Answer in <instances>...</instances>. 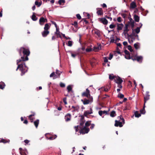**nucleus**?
<instances>
[{
	"instance_id": "nucleus-9",
	"label": "nucleus",
	"mask_w": 155,
	"mask_h": 155,
	"mask_svg": "<svg viewBox=\"0 0 155 155\" xmlns=\"http://www.w3.org/2000/svg\"><path fill=\"white\" fill-rule=\"evenodd\" d=\"M134 21L131 18L130 19V21L127 24L129 25V26H130L131 28L133 29V28L134 26Z\"/></svg>"
},
{
	"instance_id": "nucleus-39",
	"label": "nucleus",
	"mask_w": 155,
	"mask_h": 155,
	"mask_svg": "<svg viewBox=\"0 0 155 155\" xmlns=\"http://www.w3.org/2000/svg\"><path fill=\"white\" fill-rule=\"evenodd\" d=\"M95 59L94 58L91 61L90 64L92 66H93V63L95 62Z\"/></svg>"
},
{
	"instance_id": "nucleus-27",
	"label": "nucleus",
	"mask_w": 155,
	"mask_h": 155,
	"mask_svg": "<svg viewBox=\"0 0 155 155\" xmlns=\"http://www.w3.org/2000/svg\"><path fill=\"white\" fill-rule=\"evenodd\" d=\"M32 19L34 21H35L37 20V18L36 17V16L34 14V13H33V15L31 17Z\"/></svg>"
},
{
	"instance_id": "nucleus-2",
	"label": "nucleus",
	"mask_w": 155,
	"mask_h": 155,
	"mask_svg": "<svg viewBox=\"0 0 155 155\" xmlns=\"http://www.w3.org/2000/svg\"><path fill=\"white\" fill-rule=\"evenodd\" d=\"M52 23L54 25L56 28V32H55L54 36L55 38H64L65 39H70L69 38H67L65 36L64 34L61 33L59 31V28H58V26L56 23L53 21H51Z\"/></svg>"
},
{
	"instance_id": "nucleus-25",
	"label": "nucleus",
	"mask_w": 155,
	"mask_h": 155,
	"mask_svg": "<svg viewBox=\"0 0 155 155\" xmlns=\"http://www.w3.org/2000/svg\"><path fill=\"white\" fill-rule=\"evenodd\" d=\"M137 61L139 62H141L142 60V56H137L136 57Z\"/></svg>"
},
{
	"instance_id": "nucleus-53",
	"label": "nucleus",
	"mask_w": 155,
	"mask_h": 155,
	"mask_svg": "<svg viewBox=\"0 0 155 155\" xmlns=\"http://www.w3.org/2000/svg\"><path fill=\"white\" fill-rule=\"evenodd\" d=\"M66 100H67V99H66V97L64 98L63 100V101L65 104H67Z\"/></svg>"
},
{
	"instance_id": "nucleus-55",
	"label": "nucleus",
	"mask_w": 155,
	"mask_h": 155,
	"mask_svg": "<svg viewBox=\"0 0 155 155\" xmlns=\"http://www.w3.org/2000/svg\"><path fill=\"white\" fill-rule=\"evenodd\" d=\"M113 55L111 54H110V56L108 58L109 60H110L113 58Z\"/></svg>"
},
{
	"instance_id": "nucleus-32",
	"label": "nucleus",
	"mask_w": 155,
	"mask_h": 155,
	"mask_svg": "<svg viewBox=\"0 0 155 155\" xmlns=\"http://www.w3.org/2000/svg\"><path fill=\"white\" fill-rule=\"evenodd\" d=\"M116 113L115 111H112L110 114V116L111 117H114L116 116Z\"/></svg>"
},
{
	"instance_id": "nucleus-61",
	"label": "nucleus",
	"mask_w": 155,
	"mask_h": 155,
	"mask_svg": "<svg viewBox=\"0 0 155 155\" xmlns=\"http://www.w3.org/2000/svg\"><path fill=\"white\" fill-rule=\"evenodd\" d=\"M124 52L126 54H126H129L130 53H129V52L127 51V50H125V51H124Z\"/></svg>"
},
{
	"instance_id": "nucleus-64",
	"label": "nucleus",
	"mask_w": 155,
	"mask_h": 155,
	"mask_svg": "<svg viewBox=\"0 0 155 155\" xmlns=\"http://www.w3.org/2000/svg\"><path fill=\"white\" fill-rule=\"evenodd\" d=\"M127 42L126 41H124L123 42V44L124 46H126L127 45Z\"/></svg>"
},
{
	"instance_id": "nucleus-37",
	"label": "nucleus",
	"mask_w": 155,
	"mask_h": 155,
	"mask_svg": "<svg viewBox=\"0 0 155 155\" xmlns=\"http://www.w3.org/2000/svg\"><path fill=\"white\" fill-rule=\"evenodd\" d=\"M34 115V114H31L29 116V118L31 121V122H32L33 121V118L32 117Z\"/></svg>"
},
{
	"instance_id": "nucleus-36",
	"label": "nucleus",
	"mask_w": 155,
	"mask_h": 155,
	"mask_svg": "<svg viewBox=\"0 0 155 155\" xmlns=\"http://www.w3.org/2000/svg\"><path fill=\"white\" fill-rule=\"evenodd\" d=\"M145 107V104H144L143 109L140 110V112H141V114H144L145 113V109H144Z\"/></svg>"
},
{
	"instance_id": "nucleus-29",
	"label": "nucleus",
	"mask_w": 155,
	"mask_h": 155,
	"mask_svg": "<svg viewBox=\"0 0 155 155\" xmlns=\"http://www.w3.org/2000/svg\"><path fill=\"white\" fill-rule=\"evenodd\" d=\"M46 137L48 139L50 140H53V139H54L55 138H56L57 137V136L56 135H55L54 136H51L49 137H48L46 136Z\"/></svg>"
},
{
	"instance_id": "nucleus-35",
	"label": "nucleus",
	"mask_w": 155,
	"mask_h": 155,
	"mask_svg": "<svg viewBox=\"0 0 155 155\" xmlns=\"http://www.w3.org/2000/svg\"><path fill=\"white\" fill-rule=\"evenodd\" d=\"M115 77L114 76L113 74H110L109 76V78L110 80H113V79H115Z\"/></svg>"
},
{
	"instance_id": "nucleus-45",
	"label": "nucleus",
	"mask_w": 155,
	"mask_h": 155,
	"mask_svg": "<svg viewBox=\"0 0 155 155\" xmlns=\"http://www.w3.org/2000/svg\"><path fill=\"white\" fill-rule=\"evenodd\" d=\"M115 25L112 24H111L109 26L110 28L111 29H113L114 28H115Z\"/></svg>"
},
{
	"instance_id": "nucleus-51",
	"label": "nucleus",
	"mask_w": 155,
	"mask_h": 155,
	"mask_svg": "<svg viewBox=\"0 0 155 155\" xmlns=\"http://www.w3.org/2000/svg\"><path fill=\"white\" fill-rule=\"evenodd\" d=\"M76 16L78 19L80 20L81 19V17L79 14H77Z\"/></svg>"
},
{
	"instance_id": "nucleus-34",
	"label": "nucleus",
	"mask_w": 155,
	"mask_h": 155,
	"mask_svg": "<svg viewBox=\"0 0 155 155\" xmlns=\"http://www.w3.org/2000/svg\"><path fill=\"white\" fill-rule=\"evenodd\" d=\"M49 28V27L48 25V24H46L45 25V26L44 28L45 30L48 31V30Z\"/></svg>"
},
{
	"instance_id": "nucleus-40",
	"label": "nucleus",
	"mask_w": 155,
	"mask_h": 155,
	"mask_svg": "<svg viewBox=\"0 0 155 155\" xmlns=\"http://www.w3.org/2000/svg\"><path fill=\"white\" fill-rule=\"evenodd\" d=\"M65 2V0H59L58 1V3L60 5H61L62 3H64Z\"/></svg>"
},
{
	"instance_id": "nucleus-58",
	"label": "nucleus",
	"mask_w": 155,
	"mask_h": 155,
	"mask_svg": "<svg viewBox=\"0 0 155 155\" xmlns=\"http://www.w3.org/2000/svg\"><path fill=\"white\" fill-rule=\"evenodd\" d=\"M98 113H99V114L101 116H102V114H103V113H102V110L99 111Z\"/></svg>"
},
{
	"instance_id": "nucleus-26",
	"label": "nucleus",
	"mask_w": 155,
	"mask_h": 155,
	"mask_svg": "<svg viewBox=\"0 0 155 155\" xmlns=\"http://www.w3.org/2000/svg\"><path fill=\"white\" fill-rule=\"evenodd\" d=\"M35 4L36 5L38 6L39 7L41 5L42 2L41 1L38 2L37 1H36L35 2Z\"/></svg>"
},
{
	"instance_id": "nucleus-52",
	"label": "nucleus",
	"mask_w": 155,
	"mask_h": 155,
	"mask_svg": "<svg viewBox=\"0 0 155 155\" xmlns=\"http://www.w3.org/2000/svg\"><path fill=\"white\" fill-rule=\"evenodd\" d=\"M56 74H58L59 76L61 74V72H60V71H59L58 70H56Z\"/></svg>"
},
{
	"instance_id": "nucleus-44",
	"label": "nucleus",
	"mask_w": 155,
	"mask_h": 155,
	"mask_svg": "<svg viewBox=\"0 0 155 155\" xmlns=\"http://www.w3.org/2000/svg\"><path fill=\"white\" fill-rule=\"evenodd\" d=\"M128 49L131 52H132L133 51V49H132V47L130 45H129L128 46Z\"/></svg>"
},
{
	"instance_id": "nucleus-5",
	"label": "nucleus",
	"mask_w": 155,
	"mask_h": 155,
	"mask_svg": "<svg viewBox=\"0 0 155 155\" xmlns=\"http://www.w3.org/2000/svg\"><path fill=\"white\" fill-rule=\"evenodd\" d=\"M83 96L86 97H87L89 98L90 97V91L87 88L86 89V91L83 92L82 94Z\"/></svg>"
},
{
	"instance_id": "nucleus-3",
	"label": "nucleus",
	"mask_w": 155,
	"mask_h": 155,
	"mask_svg": "<svg viewBox=\"0 0 155 155\" xmlns=\"http://www.w3.org/2000/svg\"><path fill=\"white\" fill-rule=\"evenodd\" d=\"M90 124V123L88 122H87L85 124V126L80 130V133L82 134H85L88 133L89 130V129L87 127H88Z\"/></svg>"
},
{
	"instance_id": "nucleus-47",
	"label": "nucleus",
	"mask_w": 155,
	"mask_h": 155,
	"mask_svg": "<svg viewBox=\"0 0 155 155\" xmlns=\"http://www.w3.org/2000/svg\"><path fill=\"white\" fill-rule=\"evenodd\" d=\"M122 21V20L121 19V18L120 17H119L117 18V21L118 22H120Z\"/></svg>"
},
{
	"instance_id": "nucleus-1",
	"label": "nucleus",
	"mask_w": 155,
	"mask_h": 155,
	"mask_svg": "<svg viewBox=\"0 0 155 155\" xmlns=\"http://www.w3.org/2000/svg\"><path fill=\"white\" fill-rule=\"evenodd\" d=\"M21 52H23L24 54L26 55V56L25 58L24 57H21V59L17 61V64L18 66L16 70L17 71L18 69H19L20 70L21 72V75H22L27 71L28 70V68L25 65V63H23L24 61L28 60V56L29 55L30 52L28 48L21 47L19 51L20 55Z\"/></svg>"
},
{
	"instance_id": "nucleus-16",
	"label": "nucleus",
	"mask_w": 155,
	"mask_h": 155,
	"mask_svg": "<svg viewBox=\"0 0 155 155\" xmlns=\"http://www.w3.org/2000/svg\"><path fill=\"white\" fill-rule=\"evenodd\" d=\"M92 113V110L91 108L90 111H86L84 113V116L87 117V116Z\"/></svg>"
},
{
	"instance_id": "nucleus-60",
	"label": "nucleus",
	"mask_w": 155,
	"mask_h": 155,
	"mask_svg": "<svg viewBox=\"0 0 155 155\" xmlns=\"http://www.w3.org/2000/svg\"><path fill=\"white\" fill-rule=\"evenodd\" d=\"M117 87H118L120 88H122V86L121 85V84H118Z\"/></svg>"
},
{
	"instance_id": "nucleus-42",
	"label": "nucleus",
	"mask_w": 155,
	"mask_h": 155,
	"mask_svg": "<svg viewBox=\"0 0 155 155\" xmlns=\"http://www.w3.org/2000/svg\"><path fill=\"white\" fill-rule=\"evenodd\" d=\"M118 97L122 98L124 97V95L121 94L120 93L118 95Z\"/></svg>"
},
{
	"instance_id": "nucleus-41",
	"label": "nucleus",
	"mask_w": 155,
	"mask_h": 155,
	"mask_svg": "<svg viewBox=\"0 0 155 155\" xmlns=\"http://www.w3.org/2000/svg\"><path fill=\"white\" fill-rule=\"evenodd\" d=\"M92 49L91 48H87L86 49V51L87 52H90L92 51Z\"/></svg>"
},
{
	"instance_id": "nucleus-13",
	"label": "nucleus",
	"mask_w": 155,
	"mask_h": 155,
	"mask_svg": "<svg viewBox=\"0 0 155 155\" xmlns=\"http://www.w3.org/2000/svg\"><path fill=\"white\" fill-rule=\"evenodd\" d=\"M115 124L114 125L116 127L119 126L120 127H121L123 126V125L122 124V123L120 122L119 121H118L117 120H116L115 121Z\"/></svg>"
},
{
	"instance_id": "nucleus-43",
	"label": "nucleus",
	"mask_w": 155,
	"mask_h": 155,
	"mask_svg": "<svg viewBox=\"0 0 155 155\" xmlns=\"http://www.w3.org/2000/svg\"><path fill=\"white\" fill-rule=\"evenodd\" d=\"M125 57L126 59H130V54L126 55H125Z\"/></svg>"
},
{
	"instance_id": "nucleus-33",
	"label": "nucleus",
	"mask_w": 155,
	"mask_h": 155,
	"mask_svg": "<svg viewBox=\"0 0 155 155\" xmlns=\"http://www.w3.org/2000/svg\"><path fill=\"white\" fill-rule=\"evenodd\" d=\"M135 116L136 117H139L141 115L138 111H136L135 113Z\"/></svg>"
},
{
	"instance_id": "nucleus-20",
	"label": "nucleus",
	"mask_w": 155,
	"mask_h": 155,
	"mask_svg": "<svg viewBox=\"0 0 155 155\" xmlns=\"http://www.w3.org/2000/svg\"><path fill=\"white\" fill-rule=\"evenodd\" d=\"M81 101L83 102L84 104H89L90 103V101L86 99H85L84 100H82Z\"/></svg>"
},
{
	"instance_id": "nucleus-62",
	"label": "nucleus",
	"mask_w": 155,
	"mask_h": 155,
	"mask_svg": "<svg viewBox=\"0 0 155 155\" xmlns=\"http://www.w3.org/2000/svg\"><path fill=\"white\" fill-rule=\"evenodd\" d=\"M54 75V72H53L50 75V77H51Z\"/></svg>"
},
{
	"instance_id": "nucleus-22",
	"label": "nucleus",
	"mask_w": 155,
	"mask_h": 155,
	"mask_svg": "<svg viewBox=\"0 0 155 155\" xmlns=\"http://www.w3.org/2000/svg\"><path fill=\"white\" fill-rule=\"evenodd\" d=\"M140 28L139 27H137V28L133 30V29H132L133 31H134L136 32L137 34H138L140 32Z\"/></svg>"
},
{
	"instance_id": "nucleus-23",
	"label": "nucleus",
	"mask_w": 155,
	"mask_h": 155,
	"mask_svg": "<svg viewBox=\"0 0 155 155\" xmlns=\"http://www.w3.org/2000/svg\"><path fill=\"white\" fill-rule=\"evenodd\" d=\"M134 20L136 21L139 22L140 20V18L138 16L136 15H134Z\"/></svg>"
},
{
	"instance_id": "nucleus-14",
	"label": "nucleus",
	"mask_w": 155,
	"mask_h": 155,
	"mask_svg": "<svg viewBox=\"0 0 155 155\" xmlns=\"http://www.w3.org/2000/svg\"><path fill=\"white\" fill-rule=\"evenodd\" d=\"M71 115L69 114H67L65 116V119L66 121H70L71 119Z\"/></svg>"
},
{
	"instance_id": "nucleus-12",
	"label": "nucleus",
	"mask_w": 155,
	"mask_h": 155,
	"mask_svg": "<svg viewBox=\"0 0 155 155\" xmlns=\"http://www.w3.org/2000/svg\"><path fill=\"white\" fill-rule=\"evenodd\" d=\"M79 107L78 106H74L72 107L71 109L72 110V111L73 112H78V111Z\"/></svg>"
},
{
	"instance_id": "nucleus-15",
	"label": "nucleus",
	"mask_w": 155,
	"mask_h": 155,
	"mask_svg": "<svg viewBox=\"0 0 155 155\" xmlns=\"http://www.w3.org/2000/svg\"><path fill=\"white\" fill-rule=\"evenodd\" d=\"M117 29L118 31L121 30L122 29V28L124 27V25L122 24H117Z\"/></svg>"
},
{
	"instance_id": "nucleus-24",
	"label": "nucleus",
	"mask_w": 155,
	"mask_h": 155,
	"mask_svg": "<svg viewBox=\"0 0 155 155\" xmlns=\"http://www.w3.org/2000/svg\"><path fill=\"white\" fill-rule=\"evenodd\" d=\"M73 42L72 41H69L67 43V45L71 47L72 46Z\"/></svg>"
},
{
	"instance_id": "nucleus-6",
	"label": "nucleus",
	"mask_w": 155,
	"mask_h": 155,
	"mask_svg": "<svg viewBox=\"0 0 155 155\" xmlns=\"http://www.w3.org/2000/svg\"><path fill=\"white\" fill-rule=\"evenodd\" d=\"M114 80L115 82L118 84H121L123 82L122 80L119 77H115Z\"/></svg>"
},
{
	"instance_id": "nucleus-7",
	"label": "nucleus",
	"mask_w": 155,
	"mask_h": 155,
	"mask_svg": "<svg viewBox=\"0 0 155 155\" xmlns=\"http://www.w3.org/2000/svg\"><path fill=\"white\" fill-rule=\"evenodd\" d=\"M97 14L98 15H102L103 14V11L102 8H98L97 9Z\"/></svg>"
},
{
	"instance_id": "nucleus-50",
	"label": "nucleus",
	"mask_w": 155,
	"mask_h": 155,
	"mask_svg": "<svg viewBox=\"0 0 155 155\" xmlns=\"http://www.w3.org/2000/svg\"><path fill=\"white\" fill-rule=\"evenodd\" d=\"M118 39H111L110 42V43H116V40Z\"/></svg>"
},
{
	"instance_id": "nucleus-38",
	"label": "nucleus",
	"mask_w": 155,
	"mask_h": 155,
	"mask_svg": "<svg viewBox=\"0 0 155 155\" xmlns=\"http://www.w3.org/2000/svg\"><path fill=\"white\" fill-rule=\"evenodd\" d=\"M134 47L136 49H137L139 48V45L138 43H136L134 44Z\"/></svg>"
},
{
	"instance_id": "nucleus-17",
	"label": "nucleus",
	"mask_w": 155,
	"mask_h": 155,
	"mask_svg": "<svg viewBox=\"0 0 155 155\" xmlns=\"http://www.w3.org/2000/svg\"><path fill=\"white\" fill-rule=\"evenodd\" d=\"M49 33V32L48 31L45 30L44 31L42 32V34L43 37H45Z\"/></svg>"
},
{
	"instance_id": "nucleus-28",
	"label": "nucleus",
	"mask_w": 155,
	"mask_h": 155,
	"mask_svg": "<svg viewBox=\"0 0 155 155\" xmlns=\"http://www.w3.org/2000/svg\"><path fill=\"white\" fill-rule=\"evenodd\" d=\"M5 85L4 83L2 82H0V88L3 89L4 88Z\"/></svg>"
},
{
	"instance_id": "nucleus-63",
	"label": "nucleus",
	"mask_w": 155,
	"mask_h": 155,
	"mask_svg": "<svg viewBox=\"0 0 155 155\" xmlns=\"http://www.w3.org/2000/svg\"><path fill=\"white\" fill-rule=\"evenodd\" d=\"M76 55L77 54H73V53H71V55L72 57L73 58L75 57L76 56Z\"/></svg>"
},
{
	"instance_id": "nucleus-46",
	"label": "nucleus",
	"mask_w": 155,
	"mask_h": 155,
	"mask_svg": "<svg viewBox=\"0 0 155 155\" xmlns=\"http://www.w3.org/2000/svg\"><path fill=\"white\" fill-rule=\"evenodd\" d=\"M104 61L105 63L108 62V59L107 57H105L104 58Z\"/></svg>"
},
{
	"instance_id": "nucleus-54",
	"label": "nucleus",
	"mask_w": 155,
	"mask_h": 155,
	"mask_svg": "<svg viewBox=\"0 0 155 155\" xmlns=\"http://www.w3.org/2000/svg\"><path fill=\"white\" fill-rule=\"evenodd\" d=\"M95 34L97 35L98 37H99L100 35V32L98 31H96L95 32Z\"/></svg>"
},
{
	"instance_id": "nucleus-30",
	"label": "nucleus",
	"mask_w": 155,
	"mask_h": 155,
	"mask_svg": "<svg viewBox=\"0 0 155 155\" xmlns=\"http://www.w3.org/2000/svg\"><path fill=\"white\" fill-rule=\"evenodd\" d=\"M39 120H36L34 122V124L35 125V127L37 128L38 124H39Z\"/></svg>"
},
{
	"instance_id": "nucleus-59",
	"label": "nucleus",
	"mask_w": 155,
	"mask_h": 155,
	"mask_svg": "<svg viewBox=\"0 0 155 155\" xmlns=\"http://www.w3.org/2000/svg\"><path fill=\"white\" fill-rule=\"evenodd\" d=\"M24 142L26 144H27L29 143V141L28 140H24Z\"/></svg>"
},
{
	"instance_id": "nucleus-31",
	"label": "nucleus",
	"mask_w": 155,
	"mask_h": 155,
	"mask_svg": "<svg viewBox=\"0 0 155 155\" xmlns=\"http://www.w3.org/2000/svg\"><path fill=\"white\" fill-rule=\"evenodd\" d=\"M67 89L68 90V92H69L71 91L72 89V87L71 85H69L68 86Z\"/></svg>"
},
{
	"instance_id": "nucleus-19",
	"label": "nucleus",
	"mask_w": 155,
	"mask_h": 155,
	"mask_svg": "<svg viewBox=\"0 0 155 155\" xmlns=\"http://www.w3.org/2000/svg\"><path fill=\"white\" fill-rule=\"evenodd\" d=\"M130 8H134L136 7V5L134 2H132L130 4Z\"/></svg>"
},
{
	"instance_id": "nucleus-56",
	"label": "nucleus",
	"mask_w": 155,
	"mask_h": 155,
	"mask_svg": "<svg viewBox=\"0 0 155 155\" xmlns=\"http://www.w3.org/2000/svg\"><path fill=\"white\" fill-rule=\"evenodd\" d=\"M7 142L4 139H2L0 140V142H3L4 143H6Z\"/></svg>"
},
{
	"instance_id": "nucleus-21",
	"label": "nucleus",
	"mask_w": 155,
	"mask_h": 155,
	"mask_svg": "<svg viewBox=\"0 0 155 155\" xmlns=\"http://www.w3.org/2000/svg\"><path fill=\"white\" fill-rule=\"evenodd\" d=\"M19 149L20 150V153L21 155H27L26 154V153L27 152V150H26L25 151H24V150H22V149L21 148H20Z\"/></svg>"
},
{
	"instance_id": "nucleus-11",
	"label": "nucleus",
	"mask_w": 155,
	"mask_h": 155,
	"mask_svg": "<svg viewBox=\"0 0 155 155\" xmlns=\"http://www.w3.org/2000/svg\"><path fill=\"white\" fill-rule=\"evenodd\" d=\"M99 20L101 22H102L103 24L104 25H106L107 24L108 21L105 18H99Z\"/></svg>"
},
{
	"instance_id": "nucleus-49",
	"label": "nucleus",
	"mask_w": 155,
	"mask_h": 155,
	"mask_svg": "<svg viewBox=\"0 0 155 155\" xmlns=\"http://www.w3.org/2000/svg\"><path fill=\"white\" fill-rule=\"evenodd\" d=\"M73 25H74L75 28H77V27L78 22L77 21H74Z\"/></svg>"
},
{
	"instance_id": "nucleus-8",
	"label": "nucleus",
	"mask_w": 155,
	"mask_h": 155,
	"mask_svg": "<svg viewBox=\"0 0 155 155\" xmlns=\"http://www.w3.org/2000/svg\"><path fill=\"white\" fill-rule=\"evenodd\" d=\"M39 23L41 25H42L45 22H47V20L45 19L43 17H41L39 19Z\"/></svg>"
},
{
	"instance_id": "nucleus-18",
	"label": "nucleus",
	"mask_w": 155,
	"mask_h": 155,
	"mask_svg": "<svg viewBox=\"0 0 155 155\" xmlns=\"http://www.w3.org/2000/svg\"><path fill=\"white\" fill-rule=\"evenodd\" d=\"M101 45H99L97 47H94V50L96 51H98L101 50Z\"/></svg>"
},
{
	"instance_id": "nucleus-48",
	"label": "nucleus",
	"mask_w": 155,
	"mask_h": 155,
	"mask_svg": "<svg viewBox=\"0 0 155 155\" xmlns=\"http://www.w3.org/2000/svg\"><path fill=\"white\" fill-rule=\"evenodd\" d=\"M60 86L61 87H65V84L64 83L61 82L60 83Z\"/></svg>"
},
{
	"instance_id": "nucleus-4",
	"label": "nucleus",
	"mask_w": 155,
	"mask_h": 155,
	"mask_svg": "<svg viewBox=\"0 0 155 155\" xmlns=\"http://www.w3.org/2000/svg\"><path fill=\"white\" fill-rule=\"evenodd\" d=\"M129 25L126 24L125 25V27L124 28V32L123 33V36L124 35L125 38L128 39L129 38L130 36L127 33V32L129 31L128 28L129 27Z\"/></svg>"
},
{
	"instance_id": "nucleus-10",
	"label": "nucleus",
	"mask_w": 155,
	"mask_h": 155,
	"mask_svg": "<svg viewBox=\"0 0 155 155\" xmlns=\"http://www.w3.org/2000/svg\"><path fill=\"white\" fill-rule=\"evenodd\" d=\"M150 95H149V92H147L145 95L144 97V104L146 101L149 99Z\"/></svg>"
},
{
	"instance_id": "nucleus-57",
	"label": "nucleus",
	"mask_w": 155,
	"mask_h": 155,
	"mask_svg": "<svg viewBox=\"0 0 155 155\" xmlns=\"http://www.w3.org/2000/svg\"><path fill=\"white\" fill-rule=\"evenodd\" d=\"M101 6L103 8H106L107 7L105 3H103V4L101 5Z\"/></svg>"
}]
</instances>
